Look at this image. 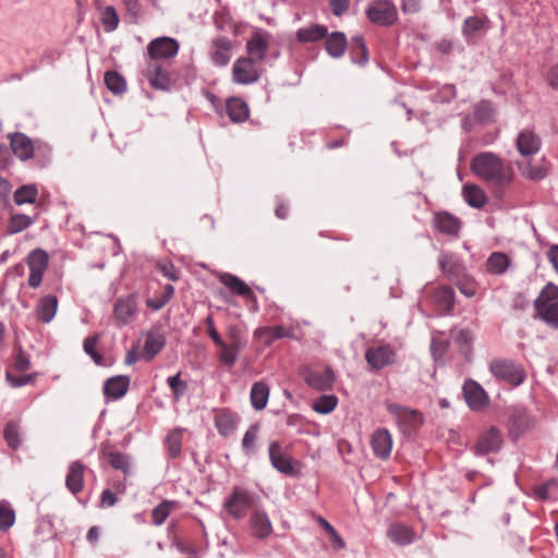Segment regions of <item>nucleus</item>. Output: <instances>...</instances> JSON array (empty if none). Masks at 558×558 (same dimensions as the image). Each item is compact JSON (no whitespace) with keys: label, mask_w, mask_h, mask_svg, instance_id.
<instances>
[{"label":"nucleus","mask_w":558,"mask_h":558,"mask_svg":"<svg viewBox=\"0 0 558 558\" xmlns=\"http://www.w3.org/2000/svg\"><path fill=\"white\" fill-rule=\"evenodd\" d=\"M541 138L532 130H523L518 134L515 146L522 157H530L541 149Z\"/></svg>","instance_id":"nucleus-15"},{"label":"nucleus","mask_w":558,"mask_h":558,"mask_svg":"<svg viewBox=\"0 0 558 558\" xmlns=\"http://www.w3.org/2000/svg\"><path fill=\"white\" fill-rule=\"evenodd\" d=\"M259 497L240 487H234L231 495L223 501V509L233 519H243L247 511L258 507Z\"/></svg>","instance_id":"nucleus-3"},{"label":"nucleus","mask_w":558,"mask_h":558,"mask_svg":"<svg viewBox=\"0 0 558 558\" xmlns=\"http://www.w3.org/2000/svg\"><path fill=\"white\" fill-rule=\"evenodd\" d=\"M338 404V399L332 396H322L313 403V410L320 414H328L335 410Z\"/></svg>","instance_id":"nucleus-45"},{"label":"nucleus","mask_w":558,"mask_h":558,"mask_svg":"<svg viewBox=\"0 0 558 558\" xmlns=\"http://www.w3.org/2000/svg\"><path fill=\"white\" fill-rule=\"evenodd\" d=\"M490 373L500 380L519 386L525 380V371L515 362L507 359H495L489 364Z\"/></svg>","instance_id":"nucleus-4"},{"label":"nucleus","mask_w":558,"mask_h":558,"mask_svg":"<svg viewBox=\"0 0 558 558\" xmlns=\"http://www.w3.org/2000/svg\"><path fill=\"white\" fill-rule=\"evenodd\" d=\"M485 29V21L477 16H470L464 21L463 35L465 37H472Z\"/></svg>","instance_id":"nucleus-48"},{"label":"nucleus","mask_w":558,"mask_h":558,"mask_svg":"<svg viewBox=\"0 0 558 558\" xmlns=\"http://www.w3.org/2000/svg\"><path fill=\"white\" fill-rule=\"evenodd\" d=\"M101 22L106 32L110 33L117 29L119 16L113 7H107L102 12Z\"/></svg>","instance_id":"nucleus-51"},{"label":"nucleus","mask_w":558,"mask_h":558,"mask_svg":"<svg viewBox=\"0 0 558 558\" xmlns=\"http://www.w3.org/2000/svg\"><path fill=\"white\" fill-rule=\"evenodd\" d=\"M462 196L465 203L473 208H482L487 203V196L483 189L475 184H464Z\"/></svg>","instance_id":"nucleus-30"},{"label":"nucleus","mask_w":558,"mask_h":558,"mask_svg":"<svg viewBox=\"0 0 558 558\" xmlns=\"http://www.w3.org/2000/svg\"><path fill=\"white\" fill-rule=\"evenodd\" d=\"M327 35V28L323 25L314 24L308 27L300 28L296 37L302 43H313L324 38Z\"/></svg>","instance_id":"nucleus-36"},{"label":"nucleus","mask_w":558,"mask_h":558,"mask_svg":"<svg viewBox=\"0 0 558 558\" xmlns=\"http://www.w3.org/2000/svg\"><path fill=\"white\" fill-rule=\"evenodd\" d=\"M457 287L460 292L468 298H472L476 293V284L474 279L471 277H463L457 282Z\"/></svg>","instance_id":"nucleus-59"},{"label":"nucleus","mask_w":558,"mask_h":558,"mask_svg":"<svg viewBox=\"0 0 558 558\" xmlns=\"http://www.w3.org/2000/svg\"><path fill=\"white\" fill-rule=\"evenodd\" d=\"M33 223V220L31 217L22 214L13 215L9 222V232L10 233H17L26 228H28Z\"/></svg>","instance_id":"nucleus-52"},{"label":"nucleus","mask_w":558,"mask_h":558,"mask_svg":"<svg viewBox=\"0 0 558 558\" xmlns=\"http://www.w3.org/2000/svg\"><path fill=\"white\" fill-rule=\"evenodd\" d=\"M108 461L110 465L117 470H121L124 474L130 472V459L121 452H109Z\"/></svg>","instance_id":"nucleus-50"},{"label":"nucleus","mask_w":558,"mask_h":558,"mask_svg":"<svg viewBox=\"0 0 558 558\" xmlns=\"http://www.w3.org/2000/svg\"><path fill=\"white\" fill-rule=\"evenodd\" d=\"M150 61L170 59L177 56L179 43L171 37H159L151 40L147 47Z\"/></svg>","instance_id":"nucleus-11"},{"label":"nucleus","mask_w":558,"mask_h":558,"mask_svg":"<svg viewBox=\"0 0 558 558\" xmlns=\"http://www.w3.org/2000/svg\"><path fill=\"white\" fill-rule=\"evenodd\" d=\"M226 109L229 118L236 123L244 122L250 114L247 104L238 97L228 99Z\"/></svg>","instance_id":"nucleus-32"},{"label":"nucleus","mask_w":558,"mask_h":558,"mask_svg":"<svg viewBox=\"0 0 558 558\" xmlns=\"http://www.w3.org/2000/svg\"><path fill=\"white\" fill-rule=\"evenodd\" d=\"M145 75L151 87L160 90H168L171 85V81L168 72L157 62L149 61Z\"/></svg>","instance_id":"nucleus-18"},{"label":"nucleus","mask_w":558,"mask_h":558,"mask_svg":"<svg viewBox=\"0 0 558 558\" xmlns=\"http://www.w3.org/2000/svg\"><path fill=\"white\" fill-rule=\"evenodd\" d=\"M38 195L37 186L34 184L23 185L14 193V202L17 205L34 204Z\"/></svg>","instance_id":"nucleus-39"},{"label":"nucleus","mask_w":558,"mask_h":558,"mask_svg":"<svg viewBox=\"0 0 558 558\" xmlns=\"http://www.w3.org/2000/svg\"><path fill=\"white\" fill-rule=\"evenodd\" d=\"M205 324L207 327V333H208L209 338L214 341V343L222 344V338L215 328L214 318L211 315L206 317Z\"/></svg>","instance_id":"nucleus-61"},{"label":"nucleus","mask_w":558,"mask_h":558,"mask_svg":"<svg viewBox=\"0 0 558 558\" xmlns=\"http://www.w3.org/2000/svg\"><path fill=\"white\" fill-rule=\"evenodd\" d=\"M4 439L8 446L16 449L20 446L19 426L14 422H9L4 428Z\"/></svg>","instance_id":"nucleus-55"},{"label":"nucleus","mask_w":558,"mask_h":558,"mask_svg":"<svg viewBox=\"0 0 558 558\" xmlns=\"http://www.w3.org/2000/svg\"><path fill=\"white\" fill-rule=\"evenodd\" d=\"M368 20L380 26H390L398 20V10L389 0H376L366 11Z\"/></svg>","instance_id":"nucleus-7"},{"label":"nucleus","mask_w":558,"mask_h":558,"mask_svg":"<svg viewBox=\"0 0 558 558\" xmlns=\"http://www.w3.org/2000/svg\"><path fill=\"white\" fill-rule=\"evenodd\" d=\"M123 4L128 14L135 21L142 15V5L140 0H123Z\"/></svg>","instance_id":"nucleus-60"},{"label":"nucleus","mask_w":558,"mask_h":558,"mask_svg":"<svg viewBox=\"0 0 558 558\" xmlns=\"http://www.w3.org/2000/svg\"><path fill=\"white\" fill-rule=\"evenodd\" d=\"M493 106L489 101H481L474 110V119L480 123H487L493 119Z\"/></svg>","instance_id":"nucleus-53"},{"label":"nucleus","mask_w":558,"mask_h":558,"mask_svg":"<svg viewBox=\"0 0 558 558\" xmlns=\"http://www.w3.org/2000/svg\"><path fill=\"white\" fill-rule=\"evenodd\" d=\"M10 145L13 154L22 161L31 159L35 150H39L41 147L50 151L47 145L37 144L36 146L32 140L23 133H14L9 135Z\"/></svg>","instance_id":"nucleus-8"},{"label":"nucleus","mask_w":558,"mask_h":558,"mask_svg":"<svg viewBox=\"0 0 558 558\" xmlns=\"http://www.w3.org/2000/svg\"><path fill=\"white\" fill-rule=\"evenodd\" d=\"M167 381L173 392L174 399L179 400L186 390V384L181 380L180 373L169 377Z\"/></svg>","instance_id":"nucleus-57"},{"label":"nucleus","mask_w":558,"mask_h":558,"mask_svg":"<svg viewBox=\"0 0 558 558\" xmlns=\"http://www.w3.org/2000/svg\"><path fill=\"white\" fill-rule=\"evenodd\" d=\"M177 507L175 501L163 500L151 512L153 522L156 525H161L167 520L171 511Z\"/></svg>","instance_id":"nucleus-41"},{"label":"nucleus","mask_w":558,"mask_h":558,"mask_svg":"<svg viewBox=\"0 0 558 558\" xmlns=\"http://www.w3.org/2000/svg\"><path fill=\"white\" fill-rule=\"evenodd\" d=\"M238 423V415L229 410L222 409L215 415V426L223 437L230 436L235 430Z\"/></svg>","instance_id":"nucleus-25"},{"label":"nucleus","mask_w":558,"mask_h":558,"mask_svg":"<svg viewBox=\"0 0 558 558\" xmlns=\"http://www.w3.org/2000/svg\"><path fill=\"white\" fill-rule=\"evenodd\" d=\"M436 302L446 311L452 310L454 305V292L451 288H439L435 293Z\"/></svg>","instance_id":"nucleus-47"},{"label":"nucleus","mask_w":558,"mask_h":558,"mask_svg":"<svg viewBox=\"0 0 558 558\" xmlns=\"http://www.w3.org/2000/svg\"><path fill=\"white\" fill-rule=\"evenodd\" d=\"M387 411L395 417L403 434L413 433L423 422L420 412L396 403H388Z\"/></svg>","instance_id":"nucleus-6"},{"label":"nucleus","mask_w":558,"mask_h":558,"mask_svg":"<svg viewBox=\"0 0 558 558\" xmlns=\"http://www.w3.org/2000/svg\"><path fill=\"white\" fill-rule=\"evenodd\" d=\"M166 444L170 457H179L182 450V430L174 429L170 432L167 436Z\"/></svg>","instance_id":"nucleus-44"},{"label":"nucleus","mask_w":558,"mask_h":558,"mask_svg":"<svg viewBox=\"0 0 558 558\" xmlns=\"http://www.w3.org/2000/svg\"><path fill=\"white\" fill-rule=\"evenodd\" d=\"M387 537L399 546H405L414 542L415 533L409 525L395 522L388 526Z\"/></svg>","instance_id":"nucleus-21"},{"label":"nucleus","mask_w":558,"mask_h":558,"mask_svg":"<svg viewBox=\"0 0 558 558\" xmlns=\"http://www.w3.org/2000/svg\"><path fill=\"white\" fill-rule=\"evenodd\" d=\"M248 525L252 536L258 539L269 537L274 531L267 512L259 505L251 512Z\"/></svg>","instance_id":"nucleus-9"},{"label":"nucleus","mask_w":558,"mask_h":558,"mask_svg":"<svg viewBox=\"0 0 558 558\" xmlns=\"http://www.w3.org/2000/svg\"><path fill=\"white\" fill-rule=\"evenodd\" d=\"M216 345L220 349L219 361L229 367L233 366L238 360L242 345L232 343L227 344L223 340L222 344Z\"/></svg>","instance_id":"nucleus-37"},{"label":"nucleus","mask_w":558,"mask_h":558,"mask_svg":"<svg viewBox=\"0 0 558 558\" xmlns=\"http://www.w3.org/2000/svg\"><path fill=\"white\" fill-rule=\"evenodd\" d=\"M371 446L374 454L383 460L389 458L392 449V438L386 428L374 432L371 438Z\"/></svg>","instance_id":"nucleus-19"},{"label":"nucleus","mask_w":558,"mask_h":558,"mask_svg":"<svg viewBox=\"0 0 558 558\" xmlns=\"http://www.w3.org/2000/svg\"><path fill=\"white\" fill-rule=\"evenodd\" d=\"M548 84L556 88L558 87V64L554 65L547 74Z\"/></svg>","instance_id":"nucleus-64"},{"label":"nucleus","mask_w":558,"mask_h":558,"mask_svg":"<svg viewBox=\"0 0 558 558\" xmlns=\"http://www.w3.org/2000/svg\"><path fill=\"white\" fill-rule=\"evenodd\" d=\"M269 460L271 465L280 473L292 474L293 463L292 458L282 452L281 446L278 441H271L269 444Z\"/></svg>","instance_id":"nucleus-20"},{"label":"nucleus","mask_w":558,"mask_h":558,"mask_svg":"<svg viewBox=\"0 0 558 558\" xmlns=\"http://www.w3.org/2000/svg\"><path fill=\"white\" fill-rule=\"evenodd\" d=\"M84 473L85 465L82 462L73 461L69 465L65 486L73 495L78 494L84 488Z\"/></svg>","instance_id":"nucleus-22"},{"label":"nucleus","mask_w":558,"mask_h":558,"mask_svg":"<svg viewBox=\"0 0 558 558\" xmlns=\"http://www.w3.org/2000/svg\"><path fill=\"white\" fill-rule=\"evenodd\" d=\"M130 386V378L124 375L111 377L104 385V393L107 400H118L122 398Z\"/></svg>","instance_id":"nucleus-23"},{"label":"nucleus","mask_w":558,"mask_h":558,"mask_svg":"<svg viewBox=\"0 0 558 558\" xmlns=\"http://www.w3.org/2000/svg\"><path fill=\"white\" fill-rule=\"evenodd\" d=\"M326 50L327 52L333 57L339 58L341 57L347 47V38L345 35L341 32H335L332 33L326 40Z\"/></svg>","instance_id":"nucleus-35"},{"label":"nucleus","mask_w":558,"mask_h":558,"mask_svg":"<svg viewBox=\"0 0 558 558\" xmlns=\"http://www.w3.org/2000/svg\"><path fill=\"white\" fill-rule=\"evenodd\" d=\"M438 262L441 271L448 275L453 274L458 266L456 255L452 253H441Z\"/></svg>","instance_id":"nucleus-56"},{"label":"nucleus","mask_w":558,"mask_h":558,"mask_svg":"<svg viewBox=\"0 0 558 558\" xmlns=\"http://www.w3.org/2000/svg\"><path fill=\"white\" fill-rule=\"evenodd\" d=\"M288 336L287 330L281 326L259 327L254 331V338L264 345H270L275 340Z\"/></svg>","instance_id":"nucleus-31"},{"label":"nucleus","mask_w":558,"mask_h":558,"mask_svg":"<svg viewBox=\"0 0 558 558\" xmlns=\"http://www.w3.org/2000/svg\"><path fill=\"white\" fill-rule=\"evenodd\" d=\"M317 522L320 524V526L325 530V532L328 534L330 542L332 543V546L337 549H341L345 546L343 539L341 536L337 533V531L333 529V526L325 520L323 517L317 518Z\"/></svg>","instance_id":"nucleus-49"},{"label":"nucleus","mask_w":558,"mask_h":558,"mask_svg":"<svg viewBox=\"0 0 558 558\" xmlns=\"http://www.w3.org/2000/svg\"><path fill=\"white\" fill-rule=\"evenodd\" d=\"M105 83L108 89L114 94H121L125 90L126 84L124 78L117 72L110 71L105 75Z\"/></svg>","instance_id":"nucleus-46"},{"label":"nucleus","mask_w":558,"mask_h":558,"mask_svg":"<svg viewBox=\"0 0 558 558\" xmlns=\"http://www.w3.org/2000/svg\"><path fill=\"white\" fill-rule=\"evenodd\" d=\"M57 310L58 299L53 295H46L38 301L35 313L40 322L48 324L56 316Z\"/></svg>","instance_id":"nucleus-27"},{"label":"nucleus","mask_w":558,"mask_h":558,"mask_svg":"<svg viewBox=\"0 0 558 558\" xmlns=\"http://www.w3.org/2000/svg\"><path fill=\"white\" fill-rule=\"evenodd\" d=\"M98 340V335L87 337L84 340L83 348L85 353L88 354L97 365H102V356L96 351Z\"/></svg>","instance_id":"nucleus-54"},{"label":"nucleus","mask_w":558,"mask_h":558,"mask_svg":"<svg viewBox=\"0 0 558 558\" xmlns=\"http://www.w3.org/2000/svg\"><path fill=\"white\" fill-rule=\"evenodd\" d=\"M263 69L253 58L241 57L232 65V81L239 85L256 83Z\"/></svg>","instance_id":"nucleus-5"},{"label":"nucleus","mask_w":558,"mask_h":558,"mask_svg":"<svg viewBox=\"0 0 558 558\" xmlns=\"http://www.w3.org/2000/svg\"><path fill=\"white\" fill-rule=\"evenodd\" d=\"M7 379L12 387L16 388V387L25 386L28 383H31V380L33 379V375L14 376L11 373H8Z\"/></svg>","instance_id":"nucleus-62"},{"label":"nucleus","mask_w":558,"mask_h":558,"mask_svg":"<svg viewBox=\"0 0 558 558\" xmlns=\"http://www.w3.org/2000/svg\"><path fill=\"white\" fill-rule=\"evenodd\" d=\"M335 374L330 367H326L322 372L311 371L305 376L308 386L316 390H329L332 388Z\"/></svg>","instance_id":"nucleus-24"},{"label":"nucleus","mask_w":558,"mask_h":558,"mask_svg":"<svg viewBox=\"0 0 558 558\" xmlns=\"http://www.w3.org/2000/svg\"><path fill=\"white\" fill-rule=\"evenodd\" d=\"M259 426L257 424L251 425L245 432L242 439V449L247 456L255 452L256 441L258 439Z\"/></svg>","instance_id":"nucleus-42"},{"label":"nucleus","mask_w":558,"mask_h":558,"mask_svg":"<svg viewBox=\"0 0 558 558\" xmlns=\"http://www.w3.org/2000/svg\"><path fill=\"white\" fill-rule=\"evenodd\" d=\"M231 41L226 37H218L213 40L211 60L218 66L229 63L231 54Z\"/></svg>","instance_id":"nucleus-26"},{"label":"nucleus","mask_w":558,"mask_h":558,"mask_svg":"<svg viewBox=\"0 0 558 558\" xmlns=\"http://www.w3.org/2000/svg\"><path fill=\"white\" fill-rule=\"evenodd\" d=\"M136 313L137 303L133 295L117 300L113 308V315L121 325H128L131 323Z\"/></svg>","instance_id":"nucleus-17"},{"label":"nucleus","mask_w":558,"mask_h":558,"mask_svg":"<svg viewBox=\"0 0 558 558\" xmlns=\"http://www.w3.org/2000/svg\"><path fill=\"white\" fill-rule=\"evenodd\" d=\"M435 226L441 233L457 235L461 229V221L449 213H439L435 216Z\"/></svg>","instance_id":"nucleus-29"},{"label":"nucleus","mask_w":558,"mask_h":558,"mask_svg":"<svg viewBox=\"0 0 558 558\" xmlns=\"http://www.w3.org/2000/svg\"><path fill=\"white\" fill-rule=\"evenodd\" d=\"M536 315L553 327H558V287L548 283L534 302Z\"/></svg>","instance_id":"nucleus-2"},{"label":"nucleus","mask_w":558,"mask_h":558,"mask_svg":"<svg viewBox=\"0 0 558 558\" xmlns=\"http://www.w3.org/2000/svg\"><path fill=\"white\" fill-rule=\"evenodd\" d=\"M27 264L29 267L28 284L32 288H38L48 266V255L43 250H34L27 257Z\"/></svg>","instance_id":"nucleus-10"},{"label":"nucleus","mask_w":558,"mask_h":558,"mask_svg":"<svg viewBox=\"0 0 558 558\" xmlns=\"http://www.w3.org/2000/svg\"><path fill=\"white\" fill-rule=\"evenodd\" d=\"M449 345L448 340L441 339L438 337H433L432 343H430V351L436 361L441 360L444 353L446 352L447 348Z\"/></svg>","instance_id":"nucleus-58"},{"label":"nucleus","mask_w":558,"mask_h":558,"mask_svg":"<svg viewBox=\"0 0 558 558\" xmlns=\"http://www.w3.org/2000/svg\"><path fill=\"white\" fill-rule=\"evenodd\" d=\"M220 282L223 283L227 288H229L231 292L238 295L244 298L253 296L251 288L234 275L222 274L220 276Z\"/></svg>","instance_id":"nucleus-34"},{"label":"nucleus","mask_w":558,"mask_h":558,"mask_svg":"<svg viewBox=\"0 0 558 558\" xmlns=\"http://www.w3.org/2000/svg\"><path fill=\"white\" fill-rule=\"evenodd\" d=\"M501 444L502 440L499 430L495 427H490L478 437L474 451L476 454L497 452L501 448Z\"/></svg>","instance_id":"nucleus-16"},{"label":"nucleus","mask_w":558,"mask_h":558,"mask_svg":"<svg viewBox=\"0 0 558 558\" xmlns=\"http://www.w3.org/2000/svg\"><path fill=\"white\" fill-rule=\"evenodd\" d=\"M165 345V340L160 335L149 333L144 345V354L147 360H153Z\"/></svg>","instance_id":"nucleus-40"},{"label":"nucleus","mask_w":558,"mask_h":558,"mask_svg":"<svg viewBox=\"0 0 558 558\" xmlns=\"http://www.w3.org/2000/svg\"><path fill=\"white\" fill-rule=\"evenodd\" d=\"M511 265V258L502 252L492 253L485 264L486 271L490 275H504Z\"/></svg>","instance_id":"nucleus-28"},{"label":"nucleus","mask_w":558,"mask_h":558,"mask_svg":"<svg viewBox=\"0 0 558 558\" xmlns=\"http://www.w3.org/2000/svg\"><path fill=\"white\" fill-rule=\"evenodd\" d=\"M270 43V35L262 29H258L253 33L251 39L246 44V58H253L255 62L259 63L264 61L266 53L268 51Z\"/></svg>","instance_id":"nucleus-13"},{"label":"nucleus","mask_w":558,"mask_h":558,"mask_svg":"<svg viewBox=\"0 0 558 558\" xmlns=\"http://www.w3.org/2000/svg\"><path fill=\"white\" fill-rule=\"evenodd\" d=\"M471 170L483 181L498 187L509 185L514 177L512 167L490 151L474 156Z\"/></svg>","instance_id":"nucleus-1"},{"label":"nucleus","mask_w":558,"mask_h":558,"mask_svg":"<svg viewBox=\"0 0 558 558\" xmlns=\"http://www.w3.org/2000/svg\"><path fill=\"white\" fill-rule=\"evenodd\" d=\"M15 522V512L8 501H0V531L5 532Z\"/></svg>","instance_id":"nucleus-43"},{"label":"nucleus","mask_w":558,"mask_h":558,"mask_svg":"<svg viewBox=\"0 0 558 558\" xmlns=\"http://www.w3.org/2000/svg\"><path fill=\"white\" fill-rule=\"evenodd\" d=\"M331 11L335 15L343 14L349 7V0H330Z\"/></svg>","instance_id":"nucleus-63"},{"label":"nucleus","mask_w":558,"mask_h":558,"mask_svg":"<svg viewBox=\"0 0 558 558\" xmlns=\"http://www.w3.org/2000/svg\"><path fill=\"white\" fill-rule=\"evenodd\" d=\"M518 168L523 177L533 181L542 180L548 173L544 165H532L530 161L519 162Z\"/></svg>","instance_id":"nucleus-38"},{"label":"nucleus","mask_w":558,"mask_h":558,"mask_svg":"<svg viewBox=\"0 0 558 558\" xmlns=\"http://www.w3.org/2000/svg\"><path fill=\"white\" fill-rule=\"evenodd\" d=\"M463 395L468 405L474 410H483L488 404V396L483 387L474 380H466L463 385Z\"/></svg>","instance_id":"nucleus-14"},{"label":"nucleus","mask_w":558,"mask_h":558,"mask_svg":"<svg viewBox=\"0 0 558 558\" xmlns=\"http://www.w3.org/2000/svg\"><path fill=\"white\" fill-rule=\"evenodd\" d=\"M250 398L255 410L260 411L265 409L269 399L268 386L263 381L255 383L251 388Z\"/></svg>","instance_id":"nucleus-33"},{"label":"nucleus","mask_w":558,"mask_h":558,"mask_svg":"<svg viewBox=\"0 0 558 558\" xmlns=\"http://www.w3.org/2000/svg\"><path fill=\"white\" fill-rule=\"evenodd\" d=\"M365 360L372 369H380L396 361V352L389 344L371 347L365 352Z\"/></svg>","instance_id":"nucleus-12"}]
</instances>
